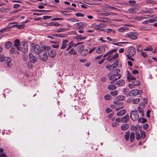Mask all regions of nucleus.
Masks as SVG:
<instances>
[{"mask_svg":"<svg viewBox=\"0 0 157 157\" xmlns=\"http://www.w3.org/2000/svg\"><path fill=\"white\" fill-rule=\"evenodd\" d=\"M128 54L127 56L128 58L132 61H134V59L132 57L136 53V49L135 48L131 47H130L128 50Z\"/></svg>","mask_w":157,"mask_h":157,"instance_id":"f257e3e1","label":"nucleus"},{"mask_svg":"<svg viewBox=\"0 0 157 157\" xmlns=\"http://www.w3.org/2000/svg\"><path fill=\"white\" fill-rule=\"evenodd\" d=\"M19 49L18 50H21L23 53H26L28 51V46L27 44L25 42H21L19 45Z\"/></svg>","mask_w":157,"mask_h":157,"instance_id":"f03ea898","label":"nucleus"},{"mask_svg":"<svg viewBox=\"0 0 157 157\" xmlns=\"http://www.w3.org/2000/svg\"><path fill=\"white\" fill-rule=\"evenodd\" d=\"M121 76V74L114 73L113 75L110 76L109 77V79L111 81L110 82V83L111 84H113L114 81L120 78Z\"/></svg>","mask_w":157,"mask_h":157,"instance_id":"7ed1b4c3","label":"nucleus"},{"mask_svg":"<svg viewBox=\"0 0 157 157\" xmlns=\"http://www.w3.org/2000/svg\"><path fill=\"white\" fill-rule=\"evenodd\" d=\"M130 117L132 120L136 121L139 118V115L137 110L132 111L130 113Z\"/></svg>","mask_w":157,"mask_h":157,"instance_id":"20e7f679","label":"nucleus"},{"mask_svg":"<svg viewBox=\"0 0 157 157\" xmlns=\"http://www.w3.org/2000/svg\"><path fill=\"white\" fill-rule=\"evenodd\" d=\"M125 36L133 40H136L137 38V33L134 32L128 33L126 34Z\"/></svg>","mask_w":157,"mask_h":157,"instance_id":"39448f33","label":"nucleus"},{"mask_svg":"<svg viewBox=\"0 0 157 157\" xmlns=\"http://www.w3.org/2000/svg\"><path fill=\"white\" fill-rule=\"evenodd\" d=\"M32 49L38 55H39L42 52V49H41L40 46L38 44L35 45L34 46L33 45Z\"/></svg>","mask_w":157,"mask_h":157,"instance_id":"423d86ee","label":"nucleus"},{"mask_svg":"<svg viewBox=\"0 0 157 157\" xmlns=\"http://www.w3.org/2000/svg\"><path fill=\"white\" fill-rule=\"evenodd\" d=\"M0 61L3 62L5 61L6 63H11V59L10 58L8 57H5L2 55H0Z\"/></svg>","mask_w":157,"mask_h":157,"instance_id":"0eeeda50","label":"nucleus"},{"mask_svg":"<svg viewBox=\"0 0 157 157\" xmlns=\"http://www.w3.org/2000/svg\"><path fill=\"white\" fill-rule=\"evenodd\" d=\"M140 93V91L137 89L133 90L130 91L129 94H127V96H131L134 97Z\"/></svg>","mask_w":157,"mask_h":157,"instance_id":"6e6552de","label":"nucleus"},{"mask_svg":"<svg viewBox=\"0 0 157 157\" xmlns=\"http://www.w3.org/2000/svg\"><path fill=\"white\" fill-rule=\"evenodd\" d=\"M105 51V48L103 46H99L97 47L96 50V52L98 54L103 53Z\"/></svg>","mask_w":157,"mask_h":157,"instance_id":"1a4fd4ad","label":"nucleus"},{"mask_svg":"<svg viewBox=\"0 0 157 157\" xmlns=\"http://www.w3.org/2000/svg\"><path fill=\"white\" fill-rule=\"evenodd\" d=\"M29 59L32 63H34L37 61V58L36 57H35L32 53H29Z\"/></svg>","mask_w":157,"mask_h":157,"instance_id":"9d476101","label":"nucleus"},{"mask_svg":"<svg viewBox=\"0 0 157 157\" xmlns=\"http://www.w3.org/2000/svg\"><path fill=\"white\" fill-rule=\"evenodd\" d=\"M40 59L43 61H46L48 59V56L46 52H44L39 56Z\"/></svg>","mask_w":157,"mask_h":157,"instance_id":"9b49d317","label":"nucleus"},{"mask_svg":"<svg viewBox=\"0 0 157 157\" xmlns=\"http://www.w3.org/2000/svg\"><path fill=\"white\" fill-rule=\"evenodd\" d=\"M17 49L14 46H12L10 50V53L11 54H15L16 55H18V52L17 51Z\"/></svg>","mask_w":157,"mask_h":157,"instance_id":"f8f14e48","label":"nucleus"},{"mask_svg":"<svg viewBox=\"0 0 157 157\" xmlns=\"http://www.w3.org/2000/svg\"><path fill=\"white\" fill-rule=\"evenodd\" d=\"M125 83L124 80L123 79H121L116 82L115 84L118 85L119 86H122Z\"/></svg>","mask_w":157,"mask_h":157,"instance_id":"ddd939ff","label":"nucleus"},{"mask_svg":"<svg viewBox=\"0 0 157 157\" xmlns=\"http://www.w3.org/2000/svg\"><path fill=\"white\" fill-rule=\"evenodd\" d=\"M68 40H64L62 42L60 48L61 49H64L66 47L67 45Z\"/></svg>","mask_w":157,"mask_h":157,"instance_id":"4468645a","label":"nucleus"},{"mask_svg":"<svg viewBox=\"0 0 157 157\" xmlns=\"http://www.w3.org/2000/svg\"><path fill=\"white\" fill-rule=\"evenodd\" d=\"M48 56L49 57L52 58L55 57L56 55V52L54 50L52 49L49 51L48 53Z\"/></svg>","mask_w":157,"mask_h":157,"instance_id":"2eb2a0df","label":"nucleus"},{"mask_svg":"<svg viewBox=\"0 0 157 157\" xmlns=\"http://www.w3.org/2000/svg\"><path fill=\"white\" fill-rule=\"evenodd\" d=\"M127 78L129 81L135 80L136 78L133 76L129 72H128L127 75Z\"/></svg>","mask_w":157,"mask_h":157,"instance_id":"dca6fc26","label":"nucleus"},{"mask_svg":"<svg viewBox=\"0 0 157 157\" xmlns=\"http://www.w3.org/2000/svg\"><path fill=\"white\" fill-rule=\"evenodd\" d=\"M129 117L128 114H127L122 118V122L123 123H126L129 120Z\"/></svg>","mask_w":157,"mask_h":157,"instance_id":"f3484780","label":"nucleus"},{"mask_svg":"<svg viewBox=\"0 0 157 157\" xmlns=\"http://www.w3.org/2000/svg\"><path fill=\"white\" fill-rule=\"evenodd\" d=\"M51 47L49 46H44L42 48V52H46L47 53V51L49 52V51L51 50Z\"/></svg>","mask_w":157,"mask_h":157,"instance_id":"a211bd4d","label":"nucleus"},{"mask_svg":"<svg viewBox=\"0 0 157 157\" xmlns=\"http://www.w3.org/2000/svg\"><path fill=\"white\" fill-rule=\"evenodd\" d=\"M126 111V110L125 109L121 110L117 113V115L118 116H123L125 114Z\"/></svg>","mask_w":157,"mask_h":157,"instance_id":"6ab92c4d","label":"nucleus"},{"mask_svg":"<svg viewBox=\"0 0 157 157\" xmlns=\"http://www.w3.org/2000/svg\"><path fill=\"white\" fill-rule=\"evenodd\" d=\"M14 43L15 47L17 49V50L19 49V45L20 44L19 40L18 39L15 40L14 42Z\"/></svg>","mask_w":157,"mask_h":157,"instance_id":"aec40b11","label":"nucleus"},{"mask_svg":"<svg viewBox=\"0 0 157 157\" xmlns=\"http://www.w3.org/2000/svg\"><path fill=\"white\" fill-rule=\"evenodd\" d=\"M138 9V8L137 7L131 8L128 10L127 12L129 13H136V12L135 11V10H137Z\"/></svg>","mask_w":157,"mask_h":157,"instance_id":"412c9836","label":"nucleus"},{"mask_svg":"<svg viewBox=\"0 0 157 157\" xmlns=\"http://www.w3.org/2000/svg\"><path fill=\"white\" fill-rule=\"evenodd\" d=\"M140 101V99L139 98H135L131 100L130 102L133 104H138Z\"/></svg>","mask_w":157,"mask_h":157,"instance_id":"4be33fe9","label":"nucleus"},{"mask_svg":"<svg viewBox=\"0 0 157 157\" xmlns=\"http://www.w3.org/2000/svg\"><path fill=\"white\" fill-rule=\"evenodd\" d=\"M129 127V125L127 124H124L122 125L121 126V129L123 131H125L127 130Z\"/></svg>","mask_w":157,"mask_h":157,"instance_id":"5701e85b","label":"nucleus"},{"mask_svg":"<svg viewBox=\"0 0 157 157\" xmlns=\"http://www.w3.org/2000/svg\"><path fill=\"white\" fill-rule=\"evenodd\" d=\"M135 135L134 132H132L130 134V140L131 142H133L135 139Z\"/></svg>","mask_w":157,"mask_h":157,"instance_id":"b1692460","label":"nucleus"},{"mask_svg":"<svg viewBox=\"0 0 157 157\" xmlns=\"http://www.w3.org/2000/svg\"><path fill=\"white\" fill-rule=\"evenodd\" d=\"M12 45V43L10 41L6 42L5 44V47L6 48H9Z\"/></svg>","mask_w":157,"mask_h":157,"instance_id":"393cba45","label":"nucleus"},{"mask_svg":"<svg viewBox=\"0 0 157 157\" xmlns=\"http://www.w3.org/2000/svg\"><path fill=\"white\" fill-rule=\"evenodd\" d=\"M117 88V87L116 86L112 85H109L108 86V89L110 90H115Z\"/></svg>","mask_w":157,"mask_h":157,"instance_id":"a878e982","label":"nucleus"},{"mask_svg":"<svg viewBox=\"0 0 157 157\" xmlns=\"http://www.w3.org/2000/svg\"><path fill=\"white\" fill-rule=\"evenodd\" d=\"M68 53L71 54L75 55L77 54V52L74 48H72L70 49Z\"/></svg>","mask_w":157,"mask_h":157,"instance_id":"bb28decb","label":"nucleus"},{"mask_svg":"<svg viewBox=\"0 0 157 157\" xmlns=\"http://www.w3.org/2000/svg\"><path fill=\"white\" fill-rule=\"evenodd\" d=\"M70 29L68 28H59L56 30V32H64L67 30H69Z\"/></svg>","mask_w":157,"mask_h":157,"instance_id":"cd10ccee","label":"nucleus"},{"mask_svg":"<svg viewBox=\"0 0 157 157\" xmlns=\"http://www.w3.org/2000/svg\"><path fill=\"white\" fill-rule=\"evenodd\" d=\"M109 56L111 59L112 60L113 59L118 57L119 56L117 53H115L114 54H113Z\"/></svg>","mask_w":157,"mask_h":157,"instance_id":"c85d7f7f","label":"nucleus"},{"mask_svg":"<svg viewBox=\"0 0 157 157\" xmlns=\"http://www.w3.org/2000/svg\"><path fill=\"white\" fill-rule=\"evenodd\" d=\"M120 70L119 69H117L114 70L113 71H112L111 72H110L108 74V75L109 76L110 74L111 75L112 74H113V72H114V73H116V74H118V73L120 72Z\"/></svg>","mask_w":157,"mask_h":157,"instance_id":"c756f323","label":"nucleus"},{"mask_svg":"<svg viewBox=\"0 0 157 157\" xmlns=\"http://www.w3.org/2000/svg\"><path fill=\"white\" fill-rule=\"evenodd\" d=\"M144 50L145 51H153V48L151 45H148L144 49Z\"/></svg>","mask_w":157,"mask_h":157,"instance_id":"7c9ffc66","label":"nucleus"},{"mask_svg":"<svg viewBox=\"0 0 157 157\" xmlns=\"http://www.w3.org/2000/svg\"><path fill=\"white\" fill-rule=\"evenodd\" d=\"M117 49H113L108 52V56H110V55L113 54L114 53H116L117 52Z\"/></svg>","mask_w":157,"mask_h":157,"instance_id":"2f4dec72","label":"nucleus"},{"mask_svg":"<svg viewBox=\"0 0 157 157\" xmlns=\"http://www.w3.org/2000/svg\"><path fill=\"white\" fill-rule=\"evenodd\" d=\"M130 132L129 131H127L125 133V138L126 140H129Z\"/></svg>","mask_w":157,"mask_h":157,"instance_id":"473e14b6","label":"nucleus"},{"mask_svg":"<svg viewBox=\"0 0 157 157\" xmlns=\"http://www.w3.org/2000/svg\"><path fill=\"white\" fill-rule=\"evenodd\" d=\"M76 39H80L83 40L86 38V37L84 36H82L81 35H79L75 36Z\"/></svg>","mask_w":157,"mask_h":157,"instance_id":"72a5a7b5","label":"nucleus"},{"mask_svg":"<svg viewBox=\"0 0 157 157\" xmlns=\"http://www.w3.org/2000/svg\"><path fill=\"white\" fill-rule=\"evenodd\" d=\"M50 26H54L56 27H57L60 25L57 22H52L50 23Z\"/></svg>","mask_w":157,"mask_h":157,"instance_id":"f704fd0d","label":"nucleus"},{"mask_svg":"<svg viewBox=\"0 0 157 157\" xmlns=\"http://www.w3.org/2000/svg\"><path fill=\"white\" fill-rule=\"evenodd\" d=\"M138 110L139 111V112L141 114V116L142 117L144 116V110L143 109L141 108L140 107H138Z\"/></svg>","mask_w":157,"mask_h":157,"instance_id":"c9c22d12","label":"nucleus"},{"mask_svg":"<svg viewBox=\"0 0 157 157\" xmlns=\"http://www.w3.org/2000/svg\"><path fill=\"white\" fill-rule=\"evenodd\" d=\"M138 121L139 123H144L147 121V120L144 118L140 117L139 118Z\"/></svg>","mask_w":157,"mask_h":157,"instance_id":"e433bc0d","label":"nucleus"},{"mask_svg":"<svg viewBox=\"0 0 157 157\" xmlns=\"http://www.w3.org/2000/svg\"><path fill=\"white\" fill-rule=\"evenodd\" d=\"M112 65H107L106 66V67L109 70H111L114 69L115 68L113 67L114 66H113Z\"/></svg>","mask_w":157,"mask_h":157,"instance_id":"4c0bfd02","label":"nucleus"},{"mask_svg":"<svg viewBox=\"0 0 157 157\" xmlns=\"http://www.w3.org/2000/svg\"><path fill=\"white\" fill-rule=\"evenodd\" d=\"M117 99L119 101H122L125 99V97L123 95H119L117 97Z\"/></svg>","mask_w":157,"mask_h":157,"instance_id":"58836bf2","label":"nucleus"},{"mask_svg":"<svg viewBox=\"0 0 157 157\" xmlns=\"http://www.w3.org/2000/svg\"><path fill=\"white\" fill-rule=\"evenodd\" d=\"M136 138L137 140H139L141 138V136L139 132H136Z\"/></svg>","mask_w":157,"mask_h":157,"instance_id":"ea45409f","label":"nucleus"},{"mask_svg":"<svg viewBox=\"0 0 157 157\" xmlns=\"http://www.w3.org/2000/svg\"><path fill=\"white\" fill-rule=\"evenodd\" d=\"M14 26L16 27L17 28L19 29H21L23 28L24 25L23 24L22 25H14Z\"/></svg>","mask_w":157,"mask_h":157,"instance_id":"a19ab883","label":"nucleus"},{"mask_svg":"<svg viewBox=\"0 0 157 157\" xmlns=\"http://www.w3.org/2000/svg\"><path fill=\"white\" fill-rule=\"evenodd\" d=\"M110 94L113 96H115L118 94V91L116 90L114 91L111 92Z\"/></svg>","mask_w":157,"mask_h":157,"instance_id":"79ce46f5","label":"nucleus"},{"mask_svg":"<svg viewBox=\"0 0 157 157\" xmlns=\"http://www.w3.org/2000/svg\"><path fill=\"white\" fill-rule=\"evenodd\" d=\"M141 52V55L144 57L146 58L147 56V55L145 52H143L142 50H140V51Z\"/></svg>","mask_w":157,"mask_h":157,"instance_id":"37998d69","label":"nucleus"},{"mask_svg":"<svg viewBox=\"0 0 157 157\" xmlns=\"http://www.w3.org/2000/svg\"><path fill=\"white\" fill-rule=\"evenodd\" d=\"M140 133L141 136V137L143 138L144 139L146 137V135L145 132L143 130H141L140 131Z\"/></svg>","mask_w":157,"mask_h":157,"instance_id":"c03bdc74","label":"nucleus"},{"mask_svg":"<svg viewBox=\"0 0 157 157\" xmlns=\"http://www.w3.org/2000/svg\"><path fill=\"white\" fill-rule=\"evenodd\" d=\"M74 44L72 43V42L69 43L68 47L67 49V50L68 51L70 48H71L73 46Z\"/></svg>","mask_w":157,"mask_h":157,"instance_id":"a18cd8bd","label":"nucleus"},{"mask_svg":"<svg viewBox=\"0 0 157 157\" xmlns=\"http://www.w3.org/2000/svg\"><path fill=\"white\" fill-rule=\"evenodd\" d=\"M67 21H70L72 22H76L78 21V20L76 19H67Z\"/></svg>","mask_w":157,"mask_h":157,"instance_id":"49530a36","label":"nucleus"},{"mask_svg":"<svg viewBox=\"0 0 157 157\" xmlns=\"http://www.w3.org/2000/svg\"><path fill=\"white\" fill-rule=\"evenodd\" d=\"M113 65V67L115 69L117 67L118 65V62L117 61H116L114 62V63L112 64Z\"/></svg>","mask_w":157,"mask_h":157,"instance_id":"de8ad7c7","label":"nucleus"},{"mask_svg":"<svg viewBox=\"0 0 157 157\" xmlns=\"http://www.w3.org/2000/svg\"><path fill=\"white\" fill-rule=\"evenodd\" d=\"M140 83L138 81H136L133 82V85L134 86H138L140 85Z\"/></svg>","mask_w":157,"mask_h":157,"instance_id":"09e8293b","label":"nucleus"},{"mask_svg":"<svg viewBox=\"0 0 157 157\" xmlns=\"http://www.w3.org/2000/svg\"><path fill=\"white\" fill-rule=\"evenodd\" d=\"M127 29V28L125 27H120L118 29V31L119 32H123L124 31Z\"/></svg>","mask_w":157,"mask_h":157,"instance_id":"8fccbe9b","label":"nucleus"},{"mask_svg":"<svg viewBox=\"0 0 157 157\" xmlns=\"http://www.w3.org/2000/svg\"><path fill=\"white\" fill-rule=\"evenodd\" d=\"M77 48L78 50L80 51L81 50H83L84 49V46L83 45H79L77 47Z\"/></svg>","mask_w":157,"mask_h":157,"instance_id":"3c124183","label":"nucleus"},{"mask_svg":"<svg viewBox=\"0 0 157 157\" xmlns=\"http://www.w3.org/2000/svg\"><path fill=\"white\" fill-rule=\"evenodd\" d=\"M123 92L124 94H126L127 95V94H128L129 92V89L128 88H125L123 90Z\"/></svg>","mask_w":157,"mask_h":157,"instance_id":"603ef678","label":"nucleus"},{"mask_svg":"<svg viewBox=\"0 0 157 157\" xmlns=\"http://www.w3.org/2000/svg\"><path fill=\"white\" fill-rule=\"evenodd\" d=\"M67 36V34H57V36L59 37H63Z\"/></svg>","mask_w":157,"mask_h":157,"instance_id":"864d4df0","label":"nucleus"},{"mask_svg":"<svg viewBox=\"0 0 157 157\" xmlns=\"http://www.w3.org/2000/svg\"><path fill=\"white\" fill-rule=\"evenodd\" d=\"M27 65L28 68H31L33 67V65L31 62H28L27 63Z\"/></svg>","mask_w":157,"mask_h":157,"instance_id":"5fc2aeb1","label":"nucleus"},{"mask_svg":"<svg viewBox=\"0 0 157 157\" xmlns=\"http://www.w3.org/2000/svg\"><path fill=\"white\" fill-rule=\"evenodd\" d=\"M112 98V97L111 95H106L105 96V99L106 100H109L110 99Z\"/></svg>","mask_w":157,"mask_h":157,"instance_id":"6e6d98bb","label":"nucleus"},{"mask_svg":"<svg viewBox=\"0 0 157 157\" xmlns=\"http://www.w3.org/2000/svg\"><path fill=\"white\" fill-rule=\"evenodd\" d=\"M6 67L7 68H10L12 66L13 64L11 63H6Z\"/></svg>","mask_w":157,"mask_h":157,"instance_id":"4d7b16f0","label":"nucleus"},{"mask_svg":"<svg viewBox=\"0 0 157 157\" xmlns=\"http://www.w3.org/2000/svg\"><path fill=\"white\" fill-rule=\"evenodd\" d=\"M114 103L115 104H117V105H120L121 106L122 105L123 103L121 102L117 101H114Z\"/></svg>","mask_w":157,"mask_h":157,"instance_id":"13d9d810","label":"nucleus"},{"mask_svg":"<svg viewBox=\"0 0 157 157\" xmlns=\"http://www.w3.org/2000/svg\"><path fill=\"white\" fill-rule=\"evenodd\" d=\"M118 125V124L116 122H113L112 124V126L113 127H116Z\"/></svg>","mask_w":157,"mask_h":157,"instance_id":"bf43d9fd","label":"nucleus"},{"mask_svg":"<svg viewBox=\"0 0 157 157\" xmlns=\"http://www.w3.org/2000/svg\"><path fill=\"white\" fill-rule=\"evenodd\" d=\"M83 24L82 23V22H79V23H76L75 24V25H76V26H83Z\"/></svg>","mask_w":157,"mask_h":157,"instance_id":"052dcab7","label":"nucleus"},{"mask_svg":"<svg viewBox=\"0 0 157 157\" xmlns=\"http://www.w3.org/2000/svg\"><path fill=\"white\" fill-rule=\"evenodd\" d=\"M76 16L77 17H84V15L83 14H82L80 13H78L76 14Z\"/></svg>","mask_w":157,"mask_h":157,"instance_id":"680f3d73","label":"nucleus"},{"mask_svg":"<svg viewBox=\"0 0 157 157\" xmlns=\"http://www.w3.org/2000/svg\"><path fill=\"white\" fill-rule=\"evenodd\" d=\"M43 19L44 20H46L48 19L51 18H52V17L51 16H44L43 17Z\"/></svg>","mask_w":157,"mask_h":157,"instance_id":"e2e57ef3","label":"nucleus"},{"mask_svg":"<svg viewBox=\"0 0 157 157\" xmlns=\"http://www.w3.org/2000/svg\"><path fill=\"white\" fill-rule=\"evenodd\" d=\"M63 20L62 18H55L52 19V21L62 20Z\"/></svg>","mask_w":157,"mask_h":157,"instance_id":"0e129e2a","label":"nucleus"},{"mask_svg":"<svg viewBox=\"0 0 157 157\" xmlns=\"http://www.w3.org/2000/svg\"><path fill=\"white\" fill-rule=\"evenodd\" d=\"M143 127L144 129H147L148 128V125L147 123L145 124L143 126Z\"/></svg>","mask_w":157,"mask_h":157,"instance_id":"69168bd1","label":"nucleus"},{"mask_svg":"<svg viewBox=\"0 0 157 157\" xmlns=\"http://www.w3.org/2000/svg\"><path fill=\"white\" fill-rule=\"evenodd\" d=\"M20 6V5L19 4H15L14 5L13 7L15 8H17Z\"/></svg>","mask_w":157,"mask_h":157,"instance_id":"338daca9","label":"nucleus"},{"mask_svg":"<svg viewBox=\"0 0 157 157\" xmlns=\"http://www.w3.org/2000/svg\"><path fill=\"white\" fill-rule=\"evenodd\" d=\"M0 157H7L6 154L5 153H0Z\"/></svg>","mask_w":157,"mask_h":157,"instance_id":"774afa93","label":"nucleus"}]
</instances>
